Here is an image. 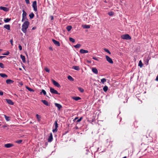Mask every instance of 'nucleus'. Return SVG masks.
<instances>
[{"label": "nucleus", "instance_id": "nucleus-21", "mask_svg": "<svg viewBox=\"0 0 158 158\" xmlns=\"http://www.w3.org/2000/svg\"><path fill=\"white\" fill-rule=\"evenodd\" d=\"M72 69L75 70L79 71L80 69L78 66H73L72 67Z\"/></svg>", "mask_w": 158, "mask_h": 158}, {"label": "nucleus", "instance_id": "nucleus-16", "mask_svg": "<svg viewBox=\"0 0 158 158\" xmlns=\"http://www.w3.org/2000/svg\"><path fill=\"white\" fill-rule=\"evenodd\" d=\"M23 12L22 17L23 18H27V13L24 10H23Z\"/></svg>", "mask_w": 158, "mask_h": 158}, {"label": "nucleus", "instance_id": "nucleus-49", "mask_svg": "<svg viewBox=\"0 0 158 158\" xmlns=\"http://www.w3.org/2000/svg\"><path fill=\"white\" fill-rule=\"evenodd\" d=\"M19 49L20 51H21V50H22V47L21 45H19Z\"/></svg>", "mask_w": 158, "mask_h": 158}, {"label": "nucleus", "instance_id": "nucleus-42", "mask_svg": "<svg viewBox=\"0 0 158 158\" xmlns=\"http://www.w3.org/2000/svg\"><path fill=\"white\" fill-rule=\"evenodd\" d=\"M108 14L110 16H112L113 15L114 13L113 12H110L108 13Z\"/></svg>", "mask_w": 158, "mask_h": 158}, {"label": "nucleus", "instance_id": "nucleus-25", "mask_svg": "<svg viewBox=\"0 0 158 158\" xmlns=\"http://www.w3.org/2000/svg\"><path fill=\"white\" fill-rule=\"evenodd\" d=\"M72 28V27L70 25L67 26L66 28V29L68 31H70L71 30Z\"/></svg>", "mask_w": 158, "mask_h": 158}, {"label": "nucleus", "instance_id": "nucleus-6", "mask_svg": "<svg viewBox=\"0 0 158 158\" xmlns=\"http://www.w3.org/2000/svg\"><path fill=\"white\" fill-rule=\"evenodd\" d=\"M52 82L53 85L55 86H56L58 88H59L60 87V85L58 82L55 81L54 80L52 79Z\"/></svg>", "mask_w": 158, "mask_h": 158}, {"label": "nucleus", "instance_id": "nucleus-32", "mask_svg": "<svg viewBox=\"0 0 158 158\" xmlns=\"http://www.w3.org/2000/svg\"><path fill=\"white\" fill-rule=\"evenodd\" d=\"M74 46L76 48H79L81 47V45L80 44H77V45H74Z\"/></svg>", "mask_w": 158, "mask_h": 158}, {"label": "nucleus", "instance_id": "nucleus-38", "mask_svg": "<svg viewBox=\"0 0 158 158\" xmlns=\"http://www.w3.org/2000/svg\"><path fill=\"white\" fill-rule=\"evenodd\" d=\"M26 88L29 91H34L32 89L27 86H26Z\"/></svg>", "mask_w": 158, "mask_h": 158}, {"label": "nucleus", "instance_id": "nucleus-36", "mask_svg": "<svg viewBox=\"0 0 158 158\" xmlns=\"http://www.w3.org/2000/svg\"><path fill=\"white\" fill-rule=\"evenodd\" d=\"M43 93L44 95H46V92L45 91L44 89H42L41 91V92H40V94Z\"/></svg>", "mask_w": 158, "mask_h": 158}, {"label": "nucleus", "instance_id": "nucleus-51", "mask_svg": "<svg viewBox=\"0 0 158 158\" xmlns=\"http://www.w3.org/2000/svg\"><path fill=\"white\" fill-rule=\"evenodd\" d=\"M26 19H27V18H23V17H22V21L23 22Z\"/></svg>", "mask_w": 158, "mask_h": 158}, {"label": "nucleus", "instance_id": "nucleus-17", "mask_svg": "<svg viewBox=\"0 0 158 158\" xmlns=\"http://www.w3.org/2000/svg\"><path fill=\"white\" fill-rule=\"evenodd\" d=\"M55 106H56V107H57L58 108V110H59L62 107L61 105L57 103H55Z\"/></svg>", "mask_w": 158, "mask_h": 158}, {"label": "nucleus", "instance_id": "nucleus-48", "mask_svg": "<svg viewBox=\"0 0 158 158\" xmlns=\"http://www.w3.org/2000/svg\"><path fill=\"white\" fill-rule=\"evenodd\" d=\"M93 59L94 60L98 61V58L97 57H93Z\"/></svg>", "mask_w": 158, "mask_h": 158}, {"label": "nucleus", "instance_id": "nucleus-27", "mask_svg": "<svg viewBox=\"0 0 158 158\" xmlns=\"http://www.w3.org/2000/svg\"><path fill=\"white\" fill-rule=\"evenodd\" d=\"M11 20L10 18H5L4 19V21L5 23H8Z\"/></svg>", "mask_w": 158, "mask_h": 158}, {"label": "nucleus", "instance_id": "nucleus-24", "mask_svg": "<svg viewBox=\"0 0 158 158\" xmlns=\"http://www.w3.org/2000/svg\"><path fill=\"white\" fill-rule=\"evenodd\" d=\"M4 116L5 118V119L6 121H9L10 120V117L7 116L6 115H4Z\"/></svg>", "mask_w": 158, "mask_h": 158}, {"label": "nucleus", "instance_id": "nucleus-59", "mask_svg": "<svg viewBox=\"0 0 158 158\" xmlns=\"http://www.w3.org/2000/svg\"><path fill=\"white\" fill-rule=\"evenodd\" d=\"M20 85H23V83H22V82L20 83Z\"/></svg>", "mask_w": 158, "mask_h": 158}, {"label": "nucleus", "instance_id": "nucleus-55", "mask_svg": "<svg viewBox=\"0 0 158 158\" xmlns=\"http://www.w3.org/2000/svg\"><path fill=\"white\" fill-rule=\"evenodd\" d=\"M78 117H76V118H75L73 120V121H74L75 120H76L77 119H78Z\"/></svg>", "mask_w": 158, "mask_h": 158}, {"label": "nucleus", "instance_id": "nucleus-11", "mask_svg": "<svg viewBox=\"0 0 158 158\" xmlns=\"http://www.w3.org/2000/svg\"><path fill=\"white\" fill-rule=\"evenodd\" d=\"M13 146H14V145L13 144H11V143H8L5 144L4 145V147L5 148H11V147H13Z\"/></svg>", "mask_w": 158, "mask_h": 158}, {"label": "nucleus", "instance_id": "nucleus-60", "mask_svg": "<svg viewBox=\"0 0 158 158\" xmlns=\"http://www.w3.org/2000/svg\"><path fill=\"white\" fill-rule=\"evenodd\" d=\"M149 60L147 59V63H148V62Z\"/></svg>", "mask_w": 158, "mask_h": 158}, {"label": "nucleus", "instance_id": "nucleus-14", "mask_svg": "<svg viewBox=\"0 0 158 158\" xmlns=\"http://www.w3.org/2000/svg\"><path fill=\"white\" fill-rule=\"evenodd\" d=\"M80 52L81 54H84L88 52V51L87 50H85L83 49H81L80 51Z\"/></svg>", "mask_w": 158, "mask_h": 158}, {"label": "nucleus", "instance_id": "nucleus-13", "mask_svg": "<svg viewBox=\"0 0 158 158\" xmlns=\"http://www.w3.org/2000/svg\"><path fill=\"white\" fill-rule=\"evenodd\" d=\"M41 101L45 105L49 106L50 105L48 101L45 100H42Z\"/></svg>", "mask_w": 158, "mask_h": 158}, {"label": "nucleus", "instance_id": "nucleus-37", "mask_svg": "<svg viewBox=\"0 0 158 158\" xmlns=\"http://www.w3.org/2000/svg\"><path fill=\"white\" fill-rule=\"evenodd\" d=\"M0 67L2 69H4L5 68L4 65L3 63H0Z\"/></svg>", "mask_w": 158, "mask_h": 158}, {"label": "nucleus", "instance_id": "nucleus-61", "mask_svg": "<svg viewBox=\"0 0 158 158\" xmlns=\"http://www.w3.org/2000/svg\"><path fill=\"white\" fill-rule=\"evenodd\" d=\"M30 123H32L31 122V121Z\"/></svg>", "mask_w": 158, "mask_h": 158}, {"label": "nucleus", "instance_id": "nucleus-56", "mask_svg": "<svg viewBox=\"0 0 158 158\" xmlns=\"http://www.w3.org/2000/svg\"><path fill=\"white\" fill-rule=\"evenodd\" d=\"M51 20H53V16H51Z\"/></svg>", "mask_w": 158, "mask_h": 158}, {"label": "nucleus", "instance_id": "nucleus-44", "mask_svg": "<svg viewBox=\"0 0 158 158\" xmlns=\"http://www.w3.org/2000/svg\"><path fill=\"white\" fill-rule=\"evenodd\" d=\"M44 69L45 71L49 73L50 72L49 69L48 68H45Z\"/></svg>", "mask_w": 158, "mask_h": 158}, {"label": "nucleus", "instance_id": "nucleus-3", "mask_svg": "<svg viewBox=\"0 0 158 158\" xmlns=\"http://www.w3.org/2000/svg\"><path fill=\"white\" fill-rule=\"evenodd\" d=\"M32 7L33 8L34 10L36 12L37 11V2L36 1H34L32 3Z\"/></svg>", "mask_w": 158, "mask_h": 158}, {"label": "nucleus", "instance_id": "nucleus-47", "mask_svg": "<svg viewBox=\"0 0 158 158\" xmlns=\"http://www.w3.org/2000/svg\"><path fill=\"white\" fill-rule=\"evenodd\" d=\"M25 1L27 4H29L30 3L29 0H25Z\"/></svg>", "mask_w": 158, "mask_h": 158}, {"label": "nucleus", "instance_id": "nucleus-30", "mask_svg": "<svg viewBox=\"0 0 158 158\" xmlns=\"http://www.w3.org/2000/svg\"><path fill=\"white\" fill-rule=\"evenodd\" d=\"M68 79L71 81H73L74 80L73 78L70 76H69L68 77Z\"/></svg>", "mask_w": 158, "mask_h": 158}, {"label": "nucleus", "instance_id": "nucleus-39", "mask_svg": "<svg viewBox=\"0 0 158 158\" xmlns=\"http://www.w3.org/2000/svg\"><path fill=\"white\" fill-rule=\"evenodd\" d=\"M69 40L70 41L72 42L73 43H74L75 41V40L73 38H69Z\"/></svg>", "mask_w": 158, "mask_h": 158}, {"label": "nucleus", "instance_id": "nucleus-62", "mask_svg": "<svg viewBox=\"0 0 158 158\" xmlns=\"http://www.w3.org/2000/svg\"><path fill=\"white\" fill-rule=\"evenodd\" d=\"M1 23H0V25L1 24Z\"/></svg>", "mask_w": 158, "mask_h": 158}, {"label": "nucleus", "instance_id": "nucleus-5", "mask_svg": "<svg viewBox=\"0 0 158 158\" xmlns=\"http://www.w3.org/2000/svg\"><path fill=\"white\" fill-rule=\"evenodd\" d=\"M54 125L55 126V128L54 129L52 130V131L53 133L56 132L57 131V128L58 127V124L57 123V121H56L55 122Z\"/></svg>", "mask_w": 158, "mask_h": 158}, {"label": "nucleus", "instance_id": "nucleus-9", "mask_svg": "<svg viewBox=\"0 0 158 158\" xmlns=\"http://www.w3.org/2000/svg\"><path fill=\"white\" fill-rule=\"evenodd\" d=\"M6 101L10 105H13L14 104V102L12 101L10 99H5Z\"/></svg>", "mask_w": 158, "mask_h": 158}, {"label": "nucleus", "instance_id": "nucleus-52", "mask_svg": "<svg viewBox=\"0 0 158 158\" xmlns=\"http://www.w3.org/2000/svg\"><path fill=\"white\" fill-rule=\"evenodd\" d=\"M36 27H34L32 28V30H34L36 29Z\"/></svg>", "mask_w": 158, "mask_h": 158}, {"label": "nucleus", "instance_id": "nucleus-12", "mask_svg": "<svg viewBox=\"0 0 158 158\" xmlns=\"http://www.w3.org/2000/svg\"><path fill=\"white\" fill-rule=\"evenodd\" d=\"M53 140V137H52V133H51L50 134V135L48 137V141L49 142H51Z\"/></svg>", "mask_w": 158, "mask_h": 158}, {"label": "nucleus", "instance_id": "nucleus-2", "mask_svg": "<svg viewBox=\"0 0 158 158\" xmlns=\"http://www.w3.org/2000/svg\"><path fill=\"white\" fill-rule=\"evenodd\" d=\"M122 39L124 40H129L131 39V37L128 34L123 35L121 36Z\"/></svg>", "mask_w": 158, "mask_h": 158}, {"label": "nucleus", "instance_id": "nucleus-26", "mask_svg": "<svg viewBox=\"0 0 158 158\" xmlns=\"http://www.w3.org/2000/svg\"><path fill=\"white\" fill-rule=\"evenodd\" d=\"M36 117L38 121L39 122L41 120V116L38 114H36Z\"/></svg>", "mask_w": 158, "mask_h": 158}, {"label": "nucleus", "instance_id": "nucleus-43", "mask_svg": "<svg viewBox=\"0 0 158 158\" xmlns=\"http://www.w3.org/2000/svg\"><path fill=\"white\" fill-rule=\"evenodd\" d=\"M82 118H83L82 117H81L79 119H78L77 120V122H80L82 120Z\"/></svg>", "mask_w": 158, "mask_h": 158}, {"label": "nucleus", "instance_id": "nucleus-35", "mask_svg": "<svg viewBox=\"0 0 158 158\" xmlns=\"http://www.w3.org/2000/svg\"><path fill=\"white\" fill-rule=\"evenodd\" d=\"M138 65L140 67H142L143 66V64L141 60H140L139 62Z\"/></svg>", "mask_w": 158, "mask_h": 158}, {"label": "nucleus", "instance_id": "nucleus-23", "mask_svg": "<svg viewBox=\"0 0 158 158\" xmlns=\"http://www.w3.org/2000/svg\"><path fill=\"white\" fill-rule=\"evenodd\" d=\"M0 76H1L2 77H3V78L7 77V75L5 73H0Z\"/></svg>", "mask_w": 158, "mask_h": 158}, {"label": "nucleus", "instance_id": "nucleus-28", "mask_svg": "<svg viewBox=\"0 0 158 158\" xmlns=\"http://www.w3.org/2000/svg\"><path fill=\"white\" fill-rule=\"evenodd\" d=\"M30 19H31L33 18L34 16V15L33 13L32 12L29 15Z\"/></svg>", "mask_w": 158, "mask_h": 158}, {"label": "nucleus", "instance_id": "nucleus-15", "mask_svg": "<svg viewBox=\"0 0 158 158\" xmlns=\"http://www.w3.org/2000/svg\"><path fill=\"white\" fill-rule=\"evenodd\" d=\"M92 71L95 74H98V71L95 68H92Z\"/></svg>", "mask_w": 158, "mask_h": 158}, {"label": "nucleus", "instance_id": "nucleus-31", "mask_svg": "<svg viewBox=\"0 0 158 158\" xmlns=\"http://www.w3.org/2000/svg\"><path fill=\"white\" fill-rule=\"evenodd\" d=\"M78 89L81 92V93H83L84 92V89L80 87H78Z\"/></svg>", "mask_w": 158, "mask_h": 158}, {"label": "nucleus", "instance_id": "nucleus-7", "mask_svg": "<svg viewBox=\"0 0 158 158\" xmlns=\"http://www.w3.org/2000/svg\"><path fill=\"white\" fill-rule=\"evenodd\" d=\"M106 60L110 64H113V62L112 59L108 56H106Z\"/></svg>", "mask_w": 158, "mask_h": 158}, {"label": "nucleus", "instance_id": "nucleus-41", "mask_svg": "<svg viewBox=\"0 0 158 158\" xmlns=\"http://www.w3.org/2000/svg\"><path fill=\"white\" fill-rule=\"evenodd\" d=\"M9 53H10V52L9 51H7L6 52L3 54L2 55L7 56V55H9Z\"/></svg>", "mask_w": 158, "mask_h": 158}, {"label": "nucleus", "instance_id": "nucleus-8", "mask_svg": "<svg viewBox=\"0 0 158 158\" xmlns=\"http://www.w3.org/2000/svg\"><path fill=\"white\" fill-rule=\"evenodd\" d=\"M52 41L53 42V43L56 46H60V44L59 42H58V41H56L54 39H52Z\"/></svg>", "mask_w": 158, "mask_h": 158}, {"label": "nucleus", "instance_id": "nucleus-10", "mask_svg": "<svg viewBox=\"0 0 158 158\" xmlns=\"http://www.w3.org/2000/svg\"><path fill=\"white\" fill-rule=\"evenodd\" d=\"M0 9L1 10H3V11H6V12H7L9 10V8H8L7 7H3V6H0Z\"/></svg>", "mask_w": 158, "mask_h": 158}, {"label": "nucleus", "instance_id": "nucleus-46", "mask_svg": "<svg viewBox=\"0 0 158 158\" xmlns=\"http://www.w3.org/2000/svg\"><path fill=\"white\" fill-rule=\"evenodd\" d=\"M10 43L11 45L12 46H13V40L12 39L10 40Z\"/></svg>", "mask_w": 158, "mask_h": 158}, {"label": "nucleus", "instance_id": "nucleus-50", "mask_svg": "<svg viewBox=\"0 0 158 158\" xmlns=\"http://www.w3.org/2000/svg\"><path fill=\"white\" fill-rule=\"evenodd\" d=\"M3 94V92L2 91H0V95H2Z\"/></svg>", "mask_w": 158, "mask_h": 158}, {"label": "nucleus", "instance_id": "nucleus-19", "mask_svg": "<svg viewBox=\"0 0 158 158\" xmlns=\"http://www.w3.org/2000/svg\"><path fill=\"white\" fill-rule=\"evenodd\" d=\"M4 27L8 30H10V27L9 25H5L4 26Z\"/></svg>", "mask_w": 158, "mask_h": 158}, {"label": "nucleus", "instance_id": "nucleus-20", "mask_svg": "<svg viewBox=\"0 0 158 158\" xmlns=\"http://www.w3.org/2000/svg\"><path fill=\"white\" fill-rule=\"evenodd\" d=\"M6 83L7 84H10V83H13L14 82V81L11 80L10 79H7L6 81Z\"/></svg>", "mask_w": 158, "mask_h": 158}, {"label": "nucleus", "instance_id": "nucleus-57", "mask_svg": "<svg viewBox=\"0 0 158 158\" xmlns=\"http://www.w3.org/2000/svg\"><path fill=\"white\" fill-rule=\"evenodd\" d=\"M49 49L51 50H52V48L51 47H50L49 48Z\"/></svg>", "mask_w": 158, "mask_h": 158}, {"label": "nucleus", "instance_id": "nucleus-33", "mask_svg": "<svg viewBox=\"0 0 158 158\" xmlns=\"http://www.w3.org/2000/svg\"><path fill=\"white\" fill-rule=\"evenodd\" d=\"M84 28H90V26L89 25H85L83 26Z\"/></svg>", "mask_w": 158, "mask_h": 158}, {"label": "nucleus", "instance_id": "nucleus-22", "mask_svg": "<svg viewBox=\"0 0 158 158\" xmlns=\"http://www.w3.org/2000/svg\"><path fill=\"white\" fill-rule=\"evenodd\" d=\"M72 98L75 101H78L81 99V98L79 97H73Z\"/></svg>", "mask_w": 158, "mask_h": 158}, {"label": "nucleus", "instance_id": "nucleus-1", "mask_svg": "<svg viewBox=\"0 0 158 158\" xmlns=\"http://www.w3.org/2000/svg\"><path fill=\"white\" fill-rule=\"evenodd\" d=\"M30 24V23L27 21H25L23 24L21 30L25 33L27 32V30Z\"/></svg>", "mask_w": 158, "mask_h": 158}, {"label": "nucleus", "instance_id": "nucleus-54", "mask_svg": "<svg viewBox=\"0 0 158 158\" xmlns=\"http://www.w3.org/2000/svg\"><path fill=\"white\" fill-rule=\"evenodd\" d=\"M6 56H0V59H2V58H3L4 57H5Z\"/></svg>", "mask_w": 158, "mask_h": 158}, {"label": "nucleus", "instance_id": "nucleus-58", "mask_svg": "<svg viewBox=\"0 0 158 158\" xmlns=\"http://www.w3.org/2000/svg\"><path fill=\"white\" fill-rule=\"evenodd\" d=\"M6 127V125H4V126H2V127H3V128L5 127Z\"/></svg>", "mask_w": 158, "mask_h": 158}, {"label": "nucleus", "instance_id": "nucleus-34", "mask_svg": "<svg viewBox=\"0 0 158 158\" xmlns=\"http://www.w3.org/2000/svg\"><path fill=\"white\" fill-rule=\"evenodd\" d=\"M106 79L105 78H103L101 79V82L103 84H104V83L106 82Z\"/></svg>", "mask_w": 158, "mask_h": 158}, {"label": "nucleus", "instance_id": "nucleus-29", "mask_svg": "<svg viewBox=\"0 0 158 158\" xmlns=\"http://www.w3.org/2000/svg\"><path fill=\"white\" fill-rule=\"evenodd\" d=\"M103 90L105 92H106L108 89V87L107 86H105L103 88Z\"/></svg>", "mask_w": 158, "mask_h": 158}, {"label": "nucleus", "instance_id": "nucleus-53", "mask_svg": "<svg viewBox=\"0 0 158 158\" xmlns=\"http://www.w3.org/2000/svg\"><path fill=\"white\" fill-rule=\"evenodd\" d=\"M155 80L158 81V75L157 76L156 79H155Z\"/></svg>", "mask_w": 158, "mask_h": 158}, {"label": "nucleus", "instance_id": "nucleus-4", "mask_svg": "<svg viewBox=\"0 0 158 158\" xmlns=\"http://www.w3.org/2000/svg\"><path fill=\"white\" fill-rule=\"evenodd\" d=\"M50 91L51 93L53 94H57L58 95L60 94L57 91L52 87L50 88Z\"/></svg>", "mask_w": 158, "mask_h": 158}, {"label": "nucleus", "instance_id": "nucleus-18", "mask_svg": "<svg viewBox=\"0 0 158 158\" xmlns=\"http://www.w3.org/2000/svg\"><path fill=\"white\" fill-rule=\"evenodd\" d=\"M20 57L22 60L23 62L25 63L26 62L25 56L22 55H20Z\"/></svg>", "mask_w": 158, "mask_h": 158}, {"label": "nucleus", "instance_id": "nucleus-40", "mask_svg": "<svg viewBox=\"0 0 158 158\" xmlns=\"http://www.w3.org/2000/svg\"><path fill=\"white\" fill-rule=\"evenodd\" d=\"M104 51H105L106 52H107L108 53H109L110 54L111 53H110V51L109 50H108V49H106V48H105V49H104Z\"/></svg>", "mask_w": 158, "mask_h": 158}, {"label": "nucleus", "instance_id": "nucleus-45", "mask_svg": "<svg viewBox=\"0 0 158 158\" xmlns=\"http://www.w3.org/2000/svg\"><path fill=\"white\" fill-rule=\"evenodd\" d=\"M22 141V140H19L16 141V143H20Z\"/></svg>", "mask_w": 158, "mask_h": 158}]
</instances>
